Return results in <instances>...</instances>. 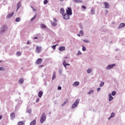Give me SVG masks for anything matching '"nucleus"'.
I'll return each mask as SVG.
<instances>
[{
  "label": "nucleus",
  "instance_id": "obj_1",
  "mask_svg": "<svg viewBox=\"0 0 125 125\" xmlns=\"http://www.w3.org/2000/svg\"><path fill=\"white\" fill-rule=\"evenodd\" d=\"M46 120V115L45 114V113H43L41 118L40 122L41 124H43L45 120Z\"/></svg>",
  "mask_w": 125,
  "mask_h": 125
},
{
  "label": "nucleus",
  "instance_id": "obj_2",
  "mask_svg": "<svg viewBox=\"0 0 125 125\" xmlns=\"http://www.w3.org/2000/svg\"><path fill=\"white\" fill-rule=\"evenodd\" d=\"M79 103H80V99H78L71 106V109H75V108H76V107L79 105Z\"/></svg>",
  "mask_w": 125,
  "mask_h": 125
},
{
  "label": "nucleus",
  "instance_id": "obj_3",
  "mask_svg": "<svg viewBox=\"0 0 125 125\" xmlns=\"http://www.w3.org/2000/svg\"><path fill=\"white\" fill-rule=\"evenodd\" d=\"M7 30V26L4 25L3 26H2L0 29V34H3V33H4Z\"/></svg>",
  "mask_w": 125,
  "mask_h": 125
},
{
  "label": "nucleus",
  "instance_id": "obj_4",
  "mask_svg": "<svg viewBox=\"0 0 125 125\" xmlns=\"http://www.w3.org/2000/svg\"><path fill=\"white\" fill-rule=\"evenodd\" d=\"M116 66V64H108L106 67V70H111Z\"/></svg>",
  "mask_w": 125,
  "mask_h": 125
},
{
  "label": "nucleus",
  "instance_id": "obj_5",
  "mask_svg": "<svg viewBox=\"0 0 125 125\" xmlns=\"http://www.w3.org/2000/svg\"><path fill=\"white\" fill-rule=\"evenodd\" d=\"M42 51V46H37L35 52L36 53H41V52Z\"/></svg>",
  "mask_w": 125,
  "mask_h": 125
},
{
  "label": "nucleus",
  "instance_id": "obj_6",
  "mask_svg": "<svg viewBox=\"0 0 125 125\" xmlns=\"http://www.w3.org/2000/svg\"><path fill=\"white\" fill-rule=\"evenodd\" d=\"M69 15H70L66 13L62 14L63 19H64L65 20H68V19H70V16Z\"/></svg>",
  "mask_w": 125,
  "mask_h": 125
},
{
  "label": "nucleus",
  "instance_id": "obj_7",
  "mask_svg": "<svg viewBox=\"0 0 125 125\" xmlns=\"http://www.w3.org/2000/svg\"><path fill=\"white\" fill-rule=\"evenodd\" d=\"M62 65L65 69H67V66H70V63H67L66 60H64L62 62Z\"/></svg>",
  "mask_w": 125,
  "mask_h": 125
},
{
  "label": "nucleus",
  "instance_id": "obj_8",
  "mask_svg": "<svg viewBox=\"0 0 125 125\" xmlns=\"http://www.w3.org/2000/svg\"><path fill=\"white\" fill-rule=\"evenodd\" d=\"M53 21L54 22L51 21L52 26H53V27H55V26H57V22H57V20H56V19L54 18Z\"/></svg>",
  "mask_w": 125,
  "mask_h": 125
},
{
  "label": "nucleus",
  "instance_id": "obj_9",
  "mask_svg": "<svg viewBox=\"0 0 125 125\" xmlns=\"http://www.w3.org/2000/svg\"><path fill=\"white\" fill-rule=\"evenodd\" d=\"M103 4L104 6V8H106V9L110 8V4H109L107 2H104Z\"/></svg>",
  "mask_w": 125,
  "mask_h": 125
},
{
  "label": "nucleus",
  "instance_id": "obj_10",
  "mask_svg": "<svg viewBox=\"0 0 125 125\" xmlns=\"http://www.w3.org/2000/svg\"><path fill=\"white\" fill-rule=\"evenodd\" d=\"M66 13L69 15H72V9L70 7H68L67 9L66 10Z\"/></svg>",
  "mask_w": 125,
  "mask_h": 125
},
{
  "label": "nucleus",
  "instance_id": "obj_11",
  "mask_svg": "<svg viewBox=\"0 0 125 125\" xmlns=\"http://www.w3.org/2000/svg\"><path fill=\"white\" fill-rule=\"evenodd\" d=\"M42 59L39 58L38 59H37V61L36 62V64L40 65V64L42 63Z\"/></svg>",
  "mask_w": 125,
  "mask_h": 125
},
{
  "label": "nucleus",
  "instance_id": "obj_12",
  "mask_svg": "<svg viewBox=\"0 0 125 125\" xmlns=\"http://www.w3.org/2000/svg\"><path fill=\"white\" fill-rule=\"evenodd\" d=\"M125 26V24L124 23H121L120 25L118 26V29H122Z\"/></svg>",
  "mask_w": 125,
  "mask_h": 125
},
{
  "label": "nucleus",
  "instance_id": "obj_13",
  "mask_svg": "<svg viewBox=\"0 0 125 125\" xmlns=\"http://www.w3.org/2000/svg\"><path fill=\"white\" fill-rule=\"evenodd\" d=\"M56 79V73L53 72L52 75V81H54V80H55Z\"/></svg>",
  "mask_w": 125,
  "mask_h": 125
},
{
  "label": "nucleus",
  "instance_id": "obj_14",
  "mask_svg": "<svg viewBox=\"0 0 125 125\" xmlns=\"http://www.w3.org/2000/svg\"><path fill=\"white\" fill-rule=\"evenodd\" d=\"M108 97H109V102H111L113 99H114V97L112 96V95L111 94H108Z\"/></svg>",
  "mask_w": 125,
  "mask_h": 125
},
{
  "label": "nucleus",
  "instance_id": "obj_15",
  "mask_svg": "<svg viewBox=\"0 0 125 125\" xmlns=\"http://www.w3.org/2000/svg\"><path fill=\"white\" fill-rule=\"evenodd\" d=\"M73 1L75 3H82L83 2V1L81 0H73Z\"/></svg>",
  "mask_w": 125,
  "mask_h": 125
},
{
  "label": "nucleus",
  "instance_id": "obj_16",
  "mask_svg": "<svg viewBox=\"0 0 125 125\" xmlns=\"http://www.w3.org/2000/svg\"><path fill=\"white\" fill-rule=\"evenodd\" d=\"M21 7V2H19L17 4V11H18L19 10V8Z\"/></svg>",
  "mask_w": 125,
  "mask_h": 125
},
{
  "label": "nucleus",
  "instance_id": "obj_17",
  "mask_svg": "<svg viewBox=\"0 0 125 125\" xmlns=\"http://www.w3.org/2000/svg\"><path fill=\"white\" fill-rule=\"evenodd\" d=\"M66 49V48L64 46H61L59 49V50L60 51H64Z\"/></svg>",
  "mask_w": 125,
  "mask_h": 125
},
{
  "label": "nucleus",
  "instance_id": "obj_18",
  "mask_svg": "<svg viewBox=\"0 0 125 125\" xmlns=\"http://www.w3.org/2000/svg\"><path fill=\"white\" fill-rule=\"evenodd\" d=\"M80 84V82H75L73 84V86H78Z\"/></svg>",
  "mask_w": 125,
  "mask_h": 125
},
{
  "label": "nucleus",
  "instance_id": "obj_19",
  "mask_svg": "<svg viewBox=\"0 0 125 125\" xmlns=\"http://www.w3.org/2000/svg\"><path fill=\"white\" fill-rule=\"evenodd\" d=\"M42 94H43V92H42V91H39V92L38 93V96L39 98H42Z\"/></svg>",
  "mask_w": 125,
  "mask_h": 125
},
{
  "label": "nucleus",
  "instance_id": "obj_20",
  "mask_svg": "<svg viewBox=\"0 0 125 125\" xmlns=\"http://www.w3.org/2000/svg\"><path fill=\"white\" fill-rule=\"evenodd\" d=\"M10 116H11L12 120H13V119H14V118H15V114L14 113L12 112L11 113Z\"/></svg>",
  "mask_w": 125,
  "mask_h": 125
},
{
  "label": "nucleus",
  "instance_id": "obj_21",
  "mask_svg": "<svg viewBox=\"0 0 125 125\" xmlns=\"http://www.w3.org/2000/svg\"><path fill=\"white\" fill-rule=\"evenodd\" d=\"M91 13L92 15H94L95 14V11H94V9L92 8L91 9Z\"/></svg>",
  "mask_w": 125,
  "mask_h": 125
},
{
  "label": "nucleus",
  "instance_id": "obj_22",
  "mask_svg": "<svg viewBox=\"0 0 125 125\" xmlns=\"http://www.w3.org/2000/svg\"><path fill=\"white\" fill-rule=\"evenodd\" d=\"M14 14V13H12L11 14H9L7 16V18H11V17H12V16H13Z\"/></svg>",
  "mask_w": 125,
  "mask_h": 125
},
{
  "label": "nucleus",
  "instance_id": "obj_23",
  "mask_svg": "<svg viewBox=\"0 0 125 125\" xmlns=\"http://www.w3.org/2000/svg\"><path fill=\"white\" fill-rule=\"evenodd\" d=\"M91 72H92V68H89L87 70V73L88 74H90V73H91Z\"/></svg>",
  "mask_w": 125,
  "mask_h": 125
},
{
  "label": "nucleus",
  "instance_id": "obj_24",
  "mask_svg": "<svg viewBox=\"0 0 125 125\" xmlns=\"http://www.w3.org/2000/svg\"><path fill=\"white\" fill-rule=\"evenodd\" d=\"M59 74L60 75V76H62V74L63 73L62 71V68H60L59 69Z\"/></svg>",
  "mask_w": 125,
  "mask_h": 125
},
{
  "label": "nucleus",
  "instance_id": "obj_25",
  "mask_svg": "<svg viewBox=\"0 0 125 125\" xmlns=\"http://www.w3.org/2000/svg\"><path fill=\"white\" fill-rule=\"evenodd\" d=\"M19 83H20V84H22V83H24V80H23L22 78H21L19 81Z\"/></svg>",
  "mask_w": 125,
  "mask_h": 125
},
{
  "label": "nucleus",
  "instance_id": "obj_26",
  "mask_svg": "<svg viewBox=\"0 0 125 125\" xmlns=\"http://www.w3.org/2000/svg\"><path fill=\"white\" fill-rule=\"evenodd\" d=\"M60 12L62 13V14H64V13L65 12V10H64V8H62L60 10Z\"/></svg>",
  "mask_w": 125,
  "mask_h": 125
},
{
  "label": "nucleus",
  "instance_id": "obj_27",
  "mask_svg": "<svg viewBox=\"0 0 125 125\" xmlns=\"http://www.w3.org/2000/svg\"><path fill=\"white\" fill-rule=\"evenodd\" d=\"M30 125H36V120L32 121Z\"/></svg>",
  "mask_w": 125,
  "mask_h": 125
},
{
  "label": "nucleus",
  "instance_id": "obj_28",
  "mask_svg": "<svg viewBox=\"0 0 125 125\" xmlns=\"http://www.w3.org/2000/svg\"><path fill=\"white\" fill-rule=\"evenodd\" d=\"M41 27L43 28V29H45L46 28V25L44 24H41Z\"/></svg>",
  "mask_w": 125,
  "mask_h": 125
},
{
  "label": "nucleus",
  "instance_id": "obj_29",
  "mask_svg": "<svg viewBox=\"0 0 125 125\" xmlns=\"http://www.w3.org/2000/svg\"><path fill=\"white\" fill-rule=\"evenodd\" d=\"M15 21L16 22H20V21H21V18L18 17V18L16 19Z\"/></svg>",
  "mask_w": 125,
  "mask_h": 125
},
{
  "label": "nucleus",
  "instance_id": "obj_30",
  "mask_svg": "<svg viewBox=\"0 0 125 125\" xmlns=\"http://www.w3.org/2000/svg\"><path fill=\"white\" fill-rule=\"evenodd\" d=\"M117 94V92L113 91L112 92L111 95H112V96H115V95Z\"/></svg>",
  "mask_w": 125,
  "mask_h": 125
},
{
  "label": "nucleus",
  "instance_id": "obj_31",
  "mask_svg": "<svg viewBox=\"0 0 125 125\" xmlns=\"http://www.w3.org/2000/svg\"><path fill=\"white\" fill-rule=\"evenodd\" d=\"M83 42H84L85 43H89L90 42V41H88L87 40H84L83 41Z\"/></svg>",
  "mask_w": 125,
  "mask_h": 125
},
{
  "label": "nucleus",
  "instance_id": "obj_32",
  "mask_svg": "<svg viewBox=\"0 0 125 125\" xmlns=\"http://www.w3.org/2000/svg\"><path fill=\"white\" fill-rule=\"evenodd\" d=\"M115 117V113L114 112H112L110 115V117H109V119H111V118H114Z\"/></svg>",
  "mask_w": 125,
  "mask_h": 125
},
{
  "label": "nucleus",
  "instance_id": "obj_33",
  "mask_svg": "<svg viewBox=\"0 0 125 125\" xmlns=\"http://www.w3.org/2000/svg\"><path fill=\"white\" fill-rule=\"evenodd\" d=\"M94 92V90H90L89 92L87 93L88 95L91 94V93H93Z\"/></svg>",
  "mask_w": 125,
  "mask_h": 125
},
{
  "label": "nucleus",
  "instance_id": "obj_34",
  "mask_svg": "<svg viewBox=\"0 0 125 125\" xmlns=\"http://www.w3.org/2000/svg\"><path fill=\"white\" fill-rule=\"evenodd\" d=\"M27 112L28 113V114H30L32 113V109L31 108H28Z\"/></svg>",
  "mask_w": 125,
  "mask_h": 125
},
{
  "label": "nucleus",
  "instance_id": "obj_35",
  "mask_svg": "<svg viewBox=\"0 0 125 125\" xmlns=\"http://www.w3.org/2000/svg\"><path fill=\"white\" fill-rule=\"evenodd\" d=\"M36 17H37V16L34 15V16H33V17L31 19V21H34V20H35V19H36Z\"/></svg>",
  "mask_w": 125,
  "mask_h": 125
},
{
  "label": "nucleus",
  "instance_id": "obj_36",
  "mask_svg": "<svg viewBox=\"0 0 125 125\" xmlns=\"http://www.w3.org/2000/svg\"><path fill=\"white\" fill-rule=\"evenodd\" d=\"M104 82H101L99 85L100 87H102V86L104 85Z\"/></svg>",
  "mask_w": 125,
  "mask_h": 125
},
{
  "label": "nucleus",
  "instance_id": "obj_37",
  "mask_svg": "<svg viewBox=\"0 0 125 125\" xmlns=\"http://www.w3.org/2000/svg\"><path fill=\"white\" fill-rule=\"evenodd\" d=\"M18 125H24V123L22 121L18 123Z\"/></svg>",
  "mask_w": 125,
  "mask_h": 125
},
{
  "label": "nucleus",
  "instance_id": "obj_38",
  "mask_svg": "<svg viewBox=\"0 0 125 125\" xmlns=\"http://www.w3.org/2000/svg\"><path fill=\"white\" fill-rule=\"evenodd\" d=\"M79 33L82 37L83 36V30H80Z\"/></svg>",
  "mask_w": 125,
  "mask_h": 125
},
{
  "label": "nucleus",
  "instance_id": "obj_39",
  "mask_svg": "<svg viewBox=\"0 0 125 125\" xmlns=\"http://www.w3.org/2000/svg\"><path fill=\"white\" fill-rule=\"evenodd\" d=\"M21 53L20 52H17V56H21Z\"/></svg>",
  "mask_w": 125,
  "mask_h": 125
},
{
  "label": "nucleus",
  "instance_id": "obj_40",
  "mask_svg": "<svg viewBox=\"0 0 125 125\" xmlns=\"http://www.w3.org/2000/svg\"><path fill=\"white\" fill-rule=\"evenodd\" d=\"M77 56H79L80 55H82V52H81V51H78V53L77 54Z\"/></svg>",
  "mask_w": 125,
  "mask_h": 125
},
{
  "label": "nucleus",
  "instance_id": "obj_41",
  "mask_svg": "<svg viewBox=\"0 0 125 125\" xmlns=\"http://www.w3.org/2000/svg\"><path fill=\"white\" fill-rule=\"evenodd\" d=\"M82 50L83 51H85V50H86V48H85L84 46H83Z\"/></svg>",
  "mask_w": 125,
  "mask_h": 125
},
{
  "label": "nucleus",
  "instance_id": "obj_42",
  "mask_svg": "<svg viewBox=\"0 0 125 125\" xmlns=\"http://www.w3.org/2000/svg\"><path fill=\"white\" fill-rule=\"evenodd\" d=\"M48 3V1L47 0H44L43 1L44 4H47Z\"/></svg>",
  "mask_w": 125,
  "mask_h": 125
},
{
  "label": "nucleus",
  "instance_id": "obj_43",
  "mask_svg": "<svg viewBox=\"0 0 125 125\" xmlns=\"http://www.w3.org/2000/svg\"><path fill=\"white\" fill-rule=\"evenodd\" d=\"M52 48H53L54 50H55V48H56V45L52 46Z\"/></svg>",
  "mask_w": 125,
  "mask_h": 125
},
{
  "label": "nucleus",
  "instance_id": "obj_44",
  "mask_svg": "<svg viewBox=\"0 0 125 125\" xmlns=\"http://www.w3.org/2000/svg\"><path fill=\"white\" fill-rule=\"evenodd\" d=\"M4 68L2 67H0V71H4Z\"/></svg>",
  "mask_w": 125,
  "mask_h": 125
},
{
  "label": "nucleus",
  "instance_id": "obj_45",
  "mask_svg": "<svg viewBox=\"0 0 125 125\" xmlns=\"http://www.w3.org/2000/svg\"><path fill=\"white\" fill-rule=\"evenodd\" d=\"M58 89L59 90H61V89H62V87H61V86H58Z\"/></svg>",
  "mask_w": 125,
  "mask_h": 125
},
{
  "label": "nucleus",
  "instance_id": "obj_46",
  "mask_svg": "<svg viewBox=\"0 0 125 125\" xmlns=\"http://www.w3.org/2000/svg\"><path fill=\"white\" fill-rule=\"evenodd\" d=\"M36 103H39L40 102V99L39 98H37L36 101Z\"/></svg>",
  "mask_w": 125,
  "mask_h": 125
},
{
  "label": "nucleus",
  "instance_id": "obj_47",
  "mask_svg": "<svg viewBox=\"0 0 125 125\" xmlns=\"http://www.w3.org/2000/svg\"><path fill=\"white\" fill-rule=\"evenodd\" d=\"M100 89H101L100 87L98 88L97 89V91H98V92H99V91H100Z\"/></svg>",
  "mask_w": 125,
  "mask_h": 125
},
{
  "label": "nucleus",
  "instance_id": "obj_48",
  "mask_svg": "<svg viewBox=\"0 0 125 125\" xmlns=\"http://www.w3.org/2000/svg\"><path fill=\"white\" fill-rule=\"evenodd\" d=\"M104 12L105 14H107V13H109V11H108V10H105Z\"/></svg>",
  "mask_w": 125,
  "mask_h": 125
},
{
  "label": "nucleus",
  "instance_id": "obj_49",
  "mask_svg": "<svg viewBox=\"0 0 125 125\" xmlns=\"http://www.w3.org/2000/svg\"><path fill=\"white\" fill-rule=\"evenodd\" d=\"M67 103L66 102H64L62 104V106H64V105H66V104Z\"/></svg>",
  "mask_w": 125,
  "mask_h": 125
},
{
  "label": "nucleus",
  "instance_id": "obj_50",
  "mask_svg": "<svg viewBox=\"0 0 125 125\" xmlns=\"http://www.w3.org/2000/svg\"><path fill=\"white\" fill-rule=\"evenodd\" d=\"M82 8H83V9H86V7H85V6H84V5H83Z\"/></svg>",
  "mask_w": 125,
  "mask_h": 125
},
{
  "label": "nucleus",
  "instance_id": "obj_51",
  "mask_svg": "<svg viewBox=\"0 0 125 125\" xmlns=\"http://www.w3.org/2000/svg\"><path fill=\"white\" fill-rule=\"evenodd\" d=\"M37 39H38V37H37L33 38L34 40H37Z\"/></svg>",
  "mask_w": 125,
  "mask_h": 125
},
{
  "label": "nucleus",
  "instance_id": "obj_52",
  "mask_svg": "<svg viewBox=\"0 0 125 125\" xmlns=\"http://www.w3.org/2000/svg\"><path fill=\"white\" fill-rule=\"evenodd\" d=\"M27 44H30V42L29 41H27Z\"/></svg>",
  "mask_w": 125,
  "mask_h": 125
},
{
  "label": "nucleus",
  "instance_id": "obj_53",
  "mask_svg": "<svg viewBox=\"0 0 125 125\" xmlns=\"http://www.w3.org/2000/svg\"><path fill=\"white\" fill-rule=\"evenodd\" d=\"M19 104H22V101H20Z\"/></svg>",
  "mask_w": 125,
  "mask_h": 125
},
{
  "label": "nucleus",
  "instance_id": "obj_54",
  "mask_svg": "<svg viewBox=\"0 0 125 125\" xmlns=\"http://www.w3.org/2000/svg\"><path fill=\"white\" fill-rule=\"evenodd\" d=\"M59 0V1L62 2V1H64V0Z\"/></svg>",
  "mask_w": 125,
  "mask_h": 125
},
{
  "label": "nucleus",
  "instance_id": "obj_55",
  "mask_svg": "<svg viewBox=\"0 0 125 125\" xmlns=\"http://www.w3.org/2000/svg\"><path fill=\"white\" fill-rule=\"evenodd\" d=\"M33 11H37V10L35 9H33Z\"/></svg>",
  "mask_w": 125,
  "mask_h": 125
},
{
  "label": "nucleus",
  "instance_id": "obj_56",
  "mask_svg": "<svg viewBox=\"0 0 125 125\" xmlns=\"http://www.w3.org/2000/svg\"><path fill=\"white\" fill-rule=\"evenodd\" d=\"M43 66V65H40L39 66L40 67H41V68H42V66Z\"/></svg>",
  "mask_w": 125,
  "mask_h": 125
},
{
  "label": "nucleus",
  "instance_id": "obj_57",
  "mask_svg": "<svg viewBox=\"0 0 125 125\" xmlns=\"http://www.w3.org/2000/svg\"><path fill=\"white\" fill-rule=\"evenodd\" d=\"M1 119H2V116H0V120H1Z\"/></svg>",
  "mask_w": 125,
  "mask_h": 125
},
{
  "label": "nucleus",
  "instance_id": "obj_58",
  "mask_svg": "<svg viewBox=\"0 0 125 125\" xmlns=\"http://www.w3.org/2000/svg\"><path fill=\"white\" fill-rule=\"evenodd\" d=\"M64 58V59H68V57H65Z\"/></svg>",
  "mask_w": 125,
  "mask_h": 125
},
{
  "label": "nucleus",
  "instance_id": "obj_59",
  "mask_svg": "<svg viewBox=\"0 0 125 125\" xmlns=\"http://www.w3.org/2000/svg\"><path fill=\"white\" fill-rule=\"evenodd\" d=\"M77 36H78V37H81V34H77Z\"/></svg>",
  "mask_w": 125,
  "mask_h": 125
},
{
  "label": "nucleus",
  "instance_id": "obj_60",
  "mask_svg": "<svg viewBox=\"0 0 125 125\" xmlns=\"http://www.w3.org/2000/svg\"><path fill=\"white\" fill-rule=\"evenodd\" d=\"M31 8H32V9H34V7H33L32 6H31Z\"/></svg>",
  "mask_w": 125,
  "mask_h": 125
},
{
  "label": "nucleus",
  "instance_id": "obj_61",
  "mask_svg": "<svg viewBox=\"0 0 125 125\" xmlns=\"http://www.w3.org/2000/svg\"><path fill=\"white\" fill-rule=\"evenodd\" d=\"M56 46H57V45H58V44H56Z\"/></svg>",
  "mask_w": 125,
  "mask_h": 125
},
{
  "label": "nucleus",
  "instance_id": "obj_62",
  "mask_svg": "<svg viewBox=\"0 0 125 125\" xmlns=\"http://www.w3.org/2000/svg\"><path fill=\"white\" fill-rule=\"evenodd\" d=\"M110 119H111V118H108V120H110Z\"/></svg>",
  "mask_w": 125,
  "mask_h": 125
},
{
  "label": "nucleus",
  "instance_id": "obj_63",
  "mask_svg": "<svg viewBox=\"0 0 125 125\" xmlns=\"http://www.w3.org/2000/svg\"><path fill=\"white\" fill-rule=\"evenodd\" d=\"M1 61H0V63H1Z\"/></svg>",
  "mask_w": 125,
  "mask_h": 125
}]
</instances>
